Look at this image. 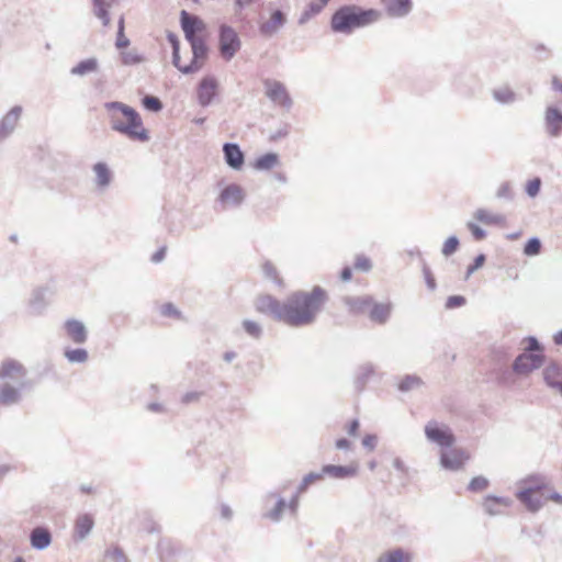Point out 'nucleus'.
<instances>
[{"mask_svg":"<svg viewBox=\"0 0 562 562\" xmlns=\"http://www.w3.org/2000/svg\"><path fill=\"white\" fill-rule=\"evenodd\" d=\"M328 300L326 291L316 285L311 292L295 291L283 302L271 295H261L256 302L257 311L291 327L313 324Z\"/></svg>","mask_w":562,"mask_h":562,"instance_id":"1","label":"nucleus"},{"mask_svg":"<svg viewBox=\"0 0 562 562\" xmlns=\"http://www.w3.org/2000/svg\"><path fill=\"white\" fill-rule=\"evenodd\" d=\"M110 112L111 128L133 140L147 142L149 134L143 126L139 113L132 106L120 101H111L104 104Z\"/></svg>","mask_w":562,"mask_h":562,"instance_id":"2","label":"nucleus"},{"mask_svg":"<svg viewBox=\"0 0 562 562\" xmlns=\"http://www.w3.org/2000/svg\"><path fill=\"white\" fill-rule=\"evenodd\" d=\"M382 18L381 11L373 8H362L356 4H346L338 8L331 15L330 29L334 33L351 34L356 29H362L378 22Z\"/></svg>","mask_w":562,"mask_h":562,"instance_id":"3","label":"nucleus"},{"mask_svg":"<svg viewBox=\"0 0 562 562\" xmlns=\"http://www.w3.org/2000/svg\"><path fill=\"white\" fill-rule=\"evenodd\" d=\"M0 380L13 381L4 382L0 385V405L11 406L21 401V392L29 386L26 381V370L18 361L9 359L0 367Z\"/></svg>","mask_w":562,"mask_h":562,"instance_id":"4","label":"nucleus"},{"mask_svg":"<svg viewBox=\"0 0 562 562\" xmlns=\"http://www.w3.org/2000/svg\"><path fill=\"white\" fill-rule=\"evenodd\" d=\"M519 490L516 498L529 513H538L543 507L542 496L549 491V480L546 475L533 473L518 481Z\"/></svg>","mask_w":562,"mask_h":562,"instance_id":"5","label":"nucleus"},{"mask_svg":"<svg viewBox=\"0 0 562 562\" xmlns=\"http://www.w3.org/2000/svg\"><path fill=\"white\" fill-rule=\"evenodd\" d=\"M240 40L237 32L229 25L220 27V52L225 60H231L240 49Z\"/></svg>","mask_w":562,"mask_h":562,"instance_id":"6","label":"nucleus"},{"mask_svg":"<svg viewBox=\"0 0 562 562\" xmlns=\"http://www.w3.org/2000/svg\"><path fill=\"white\" fill-rule=\"evenodd\" d=\"M426 438L443 448H449L454 442V435L451 429L436 420H430L425 426Z\"/></svg>","mask_w":562,"mask_h":562,"instance_id":"7","label":"nucleus"},{"mask_svg":"<svg viewBox=\"0 0 562 562\" xmlns=\"http://www.w3.org/2000/svg\"><path fill=\"white\" fill-rule=\"evenodd\" d=\"M265 88H266V95L274 103L285 108L290 109L292 106V100L290 94L288 93L285 86L278 81V80H271L266 79L263 81Z\"/></svg>","mask_w":562,"mask_h":562,"instance_id":"8","label":"nucleus"},{"mask_svg":"<svg viewBox=\"0 0 562 562\" xmlns=\"http://www.w3.org/2000/svg\"><path fill=\"white\" fill-rule=\"evenodd\" d=\"M544 361V357L541 353H528L524 352L519 355L514 363L513 371L517 374H528L531 371L539 369Z\"/></svg>","mask_w":562,"mask_h":562,"instance_id":"9","label":"nucleus"},{"mask_svg":"<svg viewBox=\"0 0 562 562\" xmlns=\"http://www.w3.org/2000/svg\"><path fill=\"white\" fill-rule=\"evenodd\" d=\"M180 24L187 41L199 38L198 34L205 29V24L198 15L186 10L180 12Z\"/></svg>","mask_w":562,"mask_h":562,"instance_id":"10","label":"nucleus"},{"mask_svg":"<svg viewBox=\"0 0 562 562\" xmlns=\"http://www.w3.org/2000/svg\"><path fill=\"white\" fill-rule=\"evenodd\" d=\"M468 459L469 456L462 449H449L441 452L440 464L446 470L458 471Z\"/></svg>","mask_w":562,"mask_h":562,"instance_id":"11","label":"nucleus"},{"mask_svg":"<svg viewBox=\"0 0 562 562\" xmlns=\"http://www.w3.org/2000/svg\"><path fill=\"white\" fill-rule=\"evenodd\" d=\"M286 23V15L280 9L271 12L269 20L259 24V32L265 37H271L279 32Z\"/></svg>","mask_w":562,"mask_h":562,"instance_id":"12","label":"nucleus"},{"mask_svg":"<svg viewBox=\"0 0 562 562\" xmlns=\"http://www.w3.org/2000/svg\"><path fill=\"white\" fill-rule=\"evenodd\" d=\"M223 156L225 164L233 170H240L245 164V154L236 143H225Z\"/></svg>","mask_w":562,"mask_h":562,"instance_id":"13","label":"nucleus"},{"mask_svg":"<svg viewBox=\"0 0 562 562\" xmlns=\"http://www.w3.org/2000/svg\"><path fill=\"white\" fill-rule=\"evenodd\" d=\"M244 199V190L240 186L235 183L226 186L218 195V202H221L224 207H237L243 203Z\"/></svg>","mask_w":562,"mask_h":562,"instance_id":"14","label":"nucleus"},{"mask_svg":"<svg viewBox=\"0 0 562 562\" xmlns=\"http://www.w3.org/2000/svg\"><path fill=\"white\" fill-rule=\"evenodd\" d=\"M94 527V518L91 514L85 513L77 516L74 525V540L83 541Z\"/></svg>","mask_w":562,"mask_h":562,"instance_id":"15","label":"nucleus"},{"mask_svg":"<svg viewBox=\"0 0 562 562\" xmlns=\"http://www.w3.org/2000/svg\"><path fill=\"white\" fill-rule=\"evenodd\" d=\"M22 106L14 105L0 121V139L9 137L21 117Z\"/></svg>","mask_w":562,"mask_h":562,"instance_id":"16","label":"nucleus"},{"mask_svg":"<svg viewBox=\"0 0 562 562\" xmlns=\"http://www.w3.org/2000/svg\"><path fill=\"white\" fill-rule=\"evenodd\" d=\"M217 82L213 77H204L198 88V101L200 105L207 106L215 97Z\"/></svg>","mask_w":562,"mask_h":562,"instance_id":"17","label":"nucleus"},{"mask_svg":"<svg viewBox=\"0 0 562 562\" xmlns=\"http://www.w3.org/2000/svg\"><path fill=\"white\" fill-rule=\"evenodd\" d=\"M547 133L558 137L562 133V112L555 106H548L544 115Z\"/></svg>","mask_w":562,"mask_h":562,"instance_id":"18","label":"nucleus"},{"mask_svg":"<svg viewBox=\"0 0 562 562\" xmlns=\"http://www.w3.org/2000/svg\"><path fill=\"white\" fill-rule=\"evenodd\" d=\"M285 490V486H283L280 491L278 492H269L267 495H266V503H268L269 501L271 499H276V505L273 508H271L270 510H268L266 514H265V517H267L268 519L274 521V522H278L281 520L282 518V514L284 512V509L286 508V502L285 499L281 496V493H283Z\"/></svg>","mask_w":562,"mask_h":562,"instance_id":"19","label":"nucleus"},{"mask_svg":"<svg viewBox=\"0 0 562 562\" xmlns=\"http://www.w3.org/2000/svg\"><path fill=\"white\" fill-rule=\"evenodd\" d=\"M65 330L67 336L78 345L85 344L88 339V331L85 324L78 319H67L65 322Z\"/></svg>","mask_w":562,"mask_h":562,"instance_id":"20","label":"nucleus"},{"mask_svg":"<svg viewBox=\"0 0 562 562\" xmlns=\"http://www.w3.org/2000/svg\"><path fill=\"white\" fill-rule=\"evenodd\" d=\"M386 13L392 18H404L413 9L412 0H381Z\"/></svg>","mask_w":562,"mask_h":562,"instance_id":"21","label":"nucleus"},{"mask_svg":"<svg viewBox=\"0 0 562 562\" xmlns=\"http://www.w3.org/2000/svg\"><path fill=\"white\" fill-rule=\"evenodd\" d=\"M542 374L546 384L562 395V366L555 362L550 363L544 368Z\"/></svg>","mask_w":562,"mask_h":562,"instance_id":"22","label":"nucleus"},{"mask_svg":"<svg viewBox=\"0 0 562 562\" xmlns=\"http://www.w3.org/2000/svg\"><path fill=\"white\" fill-rule=\"evenodd\" d=\"M92 170L95 175L94 183L97 189L100 191L108 189L113 180V173L109 166L103 161H99L93 165Z\"/></svg>","mask_w":562,"mask_h":562,"instance_id":"23","label":"nucleus"},{"mask_svg":"<svg viewBox=\"0 0 562 562\" xmlns=\"http://www.w3.org/2000/svg\"><path fill=\"white\" fill-rule=\"evenodd\" d=\"M342 302L348 307L350 313L363 314L366 312H369L373 299L370 295L345 296L342 297Z\"/></svg>","mask_w":562,"mask_h":562,"instance_id":"24","label":"nucleus"},{"mask_svg":"<svg viewBox=\"0 0 562 562\" xmlns=\"http://www.w3.org/2000/svg\"><path fill=\"white\" fill-rule=\"evenodd\" d=\"M324 475H329L334 479H346L356 476L358 473V465L349 464V465H335L327 464L323 467Z\"/></svg>","mask_w":562,"mask_h":562,"instance_id":"25","label":"nucleus"},{"mask_svg":"<svg viewBox=\"0 0 562 562\" xmlns=\"http://www.w3.org/2000/svg\"><path fill=\"white\" fill-rule=\"evenodd\" d=\"M392 312L391 303H374L369 308V318L376 324L383 325L385 324Z\"/></svg>","mask_w":562,"mask_h":562,"instance_id":"26","label":"nucleus"},{"mask_svg":"<svg viewBox=\"0 0 562 562\" xmlns=\"http://www.w3.org/2000/svg\"><path fill=\"white\" fill-rule=\"evenodd\" d=\"M47 289L45 288H37L33 290L32 295L29 301V306L32 312V314L38 315L42 314L43 311L46 308L48 301H47Z\"/></svg>","mask_w":562,"mask_h":562,"instance_id":"27","label":"nucleus"},{"mask_svg":"<svg viewBox=\"0 0 562 562\" xmlns=\"http://www.w3.org/2000/svg\"><path fill=\"white\" fill-rule=\"evenodd\" d=\"M474 217L485 225H496L505 227L507 225L506 216L499 213H492L486 209H477Z\"/></svg>","mask_w":562,"mask_h":562,"instance_id":"28","label":"nucleus"},{"mask_svg":"<svg viewBox=\"0 0 562 562\" xmlns=\"http://www.w3.org/2000/svg\"><path fill=\"white\" fill-rule=\"evenodd\" d=\"M375 375L374 366L370 362L363 363L358 367L355 374V386L357 391L361 392L367 383Z\"/></svg>","mask_w":562,"mask_h":562,"instance_id":"29","label":"nucleus"},{"mask_svg":"<svg viewBox=\"0 0 562 562\" xmlns=\"http://www.w3.org/2000/svg\"><path fill=\"white\" fill-rule=\"evenodd\" d=\"M31 546L36 550L46 549L52 542V535L48 529L36 527L30 535Z\"/></svg>","mask_w":562,"mask_h":562,"instance_id":"30","label":"nucleus"},{"mask_svg":"<svg viewBox=\"0 0 562 562\" xmlns=\"http://www.w3.org/2000/svg\"><path fill=\"white\" fill-rule=\"evenodd\" d=\"M512 503V499L508 497L487 495L483 502V508L486 514L496 516L501 514L499 506L509 507Z\"/></svg>","mask_w":562,"mask_h":562,"instance_id":"31","label":"nucleus"},{"mask_svg":"<svg viewBox=\"0 0 562 562\" xmlns=\"http://www.w3.org/2000/svg\"><path fill=\"white\" fill-rule=\"evenodd\" d=\"M327 2L328 0H314L307 3L302 13L300 14L297 23L300 25L306 24L312 18L316 16L323 11Z\"/></svg>","mask_w":562,"mask_h":562,"instance_id":"32","label":"nucleus"},{"mask_svg":"<svg viewBox=\"0 0 562 562\" xmlns=\"http://www.w3.org/2000/svg\"><path fill=\"white\" fill-rule=\"evenodd\" d=\"M117 0H92V11L93 14L101 20L104 26L110 24V15L109 9L116 2Z\"/></svg>","mask_w":562,"mask_h":562,"instance_id":"33","label":"nucleus"},{"mask_svg":"<svg viewBox=\"0 0 562 562\" xmlns=\"http://www.w3.org/2000/svg\"><path fill=\"white\" fill-rule=\"evenodd\" d=\"M97 58H88L79 61L75 67L71 68L70 74L76 76H86L87 74L93 72L98 69Z\"/></svg>","mask_w":562,"mask_h":562,"instance_id":"34","label":"nucleus"},{"mask_svg":"<svg viewBox=\"0 0 562 562\" xmlns=\"http://www.w3.org/2000/svg\"><path fill=\"white\" fill-rule=\"evenodd\" d=\"M188 42L191 46L192 55H193L191 63H194V61L200 63L199 61L200 59L206 58L209 49H207V46L202 37H199V38H195L192 41H188Z\"/></svg>","mask_w":562,"mask_h":562,"instance_id":"35","label":"nucleus"},{"mask_svg":"<svg viewBox=\"0 0 562 562\" xmlns=\"http://www.w3.org/2000/svg\"><path fill=\"white\" fill-rule=\"evenodd\" d=\"M160 562H171L177 553L175 546L169 540H160L157 546Z\"/></svg>","mask_w":562,"mask_h":562,"instance_id":"36","label":"nucleus"},{"mask_svg":"<svg viewBox=\"0 0 562 562\" xmlns=\"http://www.w3.org/2000/svg\"><path fill=\"white\" fill-rule=\"evenodd\" d=\"M423 385V380L415 374H406L397 384L398 391L406 393Z\"/></svg>","mask_w":562,"mask_h":562,"instance_id":"37","label":"nucleus"},{"mask_svg":"<svg viewBox=\"0 0 562 562\" xmlns=\"http://www.w3.org/2000/svg\"><path fill=\"white\" fill-rule=\"evenodd\" d=\"M172 65L182 74L190 75L199 71L202 67L201 63H190L181 66L180 64V50H172Z\"/></svg>","mask_w":562,"mask_h":562,"instance_id":"38","label":"nucleus"},{"mask_svg":"<svg viewBox=\"0 0 562 562\" xmlns=\"http://www.w3.org/2000/svg\"><path fill=\"white\" fill-rule=\"evenodd\" d=\"M279 161V156L274 153H267L258 157L255 161V168L258 170H269Z\"/></svg>","mask_w":562,"mask_h":562,"instance_id":"39","label":"nucleus"},{"mask_svg":"<svg viewBox=\"0 0 562 562\" xmlns=\"http://www.w3.org/2000/svg\"><path fill=\"white\" fill-rule=\"evenodd\" d=\"M378 562H411V555L398 548L380 557Z\"/></svg>","mask_w":562,"mask_h":562,"instance_id":"40","label":"nucleus"},{"mask_svg":"<svg viewBox=\"0 0 562 562\" xmlns=\"http://www.w3.org/2000/svg\"><path fill=\"white\" fill-rule=\"evenodd\" d=\"M493 98L502 104H510L516 100V94L507 87L493 90Z\"/></svg>","mask_w":562,"mask_h":562,"instance_id":"41","label":"nucleus"},{"mask_svg":"<svg viewBox=\"0 0 562 562\" xmlns=\"http://www.w3.org/2000/svg\"><path fill=\"white\" fill-rule=\"evenodd\" d=\"M142 105L149 112L158 113L164 109V104L158 97L146 94L142 99Z\"/></svg>","mask_w":562,"mask_h":562,"instance_id":"42","label":"nucleus"},{"mask_svg":"<svg viewBox=\"0 0 562 562\" xmlns=\"http://www.w3.org/2000/svg\"><path fill=\"white\" fill-rule=\"evenodd\" d=\"M65 357L71 363H83L88 359V352L86 349H68L65 351Z\"/></svg>","mask_w":562,"mask_h":562,"instance_id":"43","label":"nucleus"},{"mask_svg":"<svg viewBox=\"0 0 562 562\" xmlns=\"http://www.w3.org/2000/svg\"><path fill=\"white\" fill-rule=\"evenodd\" d=\"M122 64L125 66H134L144 61V57L136 49L121 53Z\"/></svg>","mask_w":562,"mask_h":562,"instance_id":"44","label":"nucleus"},{"mask_svg":"<svg viewBox=\"0 0 562 562\" xmlns=\"http://www.w3.org/2000/svg\"><path fill=\"white\" fill-rule=\"evenodd\" d=\"M124 27V16L121 15L117 22V34L115 41V46L120 49L130 45V40L125 36Z\"/></svg>","mask_w":562,"mask_h":562,"instance_id":"45","label":"nucleus"},{"mask_svg":"<svg viewBox=\"0 0 562 562\" xmlns=\"http://www.w3.org/2000/svg\"><path fill=\"white\" fill-rule=\"evenodd\" d=\"M541 240L538 237H531L525 244L524 254L528 257L537 256L541 251Z\"/></svg>","mask_w":562,"mask_h":562,"instance_id":"46","label":"nucleus"},{"mask_svg":"<svg viewBox=\"0 0 562 562\" xmlns=\"http://www.w3.org/2000/svg\"><path fill=\"white\" fill-rule=\"evenodd\" d=\"M262 271H263V274H265V277L267 279L271 280L272 282H274L279 286L282 285V283H283L282 279L279 277L276 267L270 261H266L262 265Z\"/></svg>","mask_w":562,"mask_h":562,"instance_id":"47","label":"nucleus"},{"mask_svg":"<svg viewBox=\"0 0 562 562\" xmlns=\"http://www.w3.org/2000/svg\"><path fill=\"white\" fill-rule=\"evenodd\" d=\"M243 328L252 338L258 339L262 335V328L257 322L245 319L243 322Z\"/></svg>","mask_w":562,"mask_h":562,"instance_id":"48","label":"nucleus"},{"mask_svg":"<svg viewBox=\"0 0 562 562\" xmlns=\"http://www.w3.org/2000/svg\"><path fill=\"white\" fill-rule=\"evenodd\" d=\"M324 476L323 470L321 472H311L306 474L300 485L297 486L299 492H304L314 482L322 480Z\"/></svg>","mask_w":562,"mask_h":562,"instance_id":"49","label":"nucleus"},{"mask_svg":"<svg viewBox=\"0 0 562 562\" xmlns=\"http://www.w3.org/2000/svg\"><path fill=\"white\" fill-rule=\"evenodd\" d=\"M488 484L490 482L486 477L475 476L470 481L468 490L471 492H482L487 488Z\"/></svg>","mask_w":562,"mask_h":562,"instance_id":"50","label":"nucleus"},{"mask_svg":"<svg viewBox=\"0 0 562 562\" xmlns=\"http://www.w3.org/2000/svg\"><path fill=\"white\" fill-rule=\"evenodd\" d=\"M104 555L105 558L112 559L116 562H128L124 551L117 546L106 549Z\"/></svg>","mask_w":562,"mask_h":562,"instance_id":"51","label":"nucleus"},{"mask_svg":"<svg viewBox=\"0 0 562 562\" xmlns=\"http://www.w3.org/2000/svg\"><path fill=\"white\" fill-rule=\"evenodd\" d=\"M459 244L460 243L457 236H450L449 238H447L442 246V255L446 257L453 255L458 250Z\"/></svg>","mask_w":562,"mask_h":562,"instance_id":"52","label":"nucleus"},{"mask_svg":"<svg viewBox=\"0 0 562 562\" xmlns=\"http://www.w3.org/2000/svg\"><path fill=\"white\" fill-rule=\"evenodd\" d=\"M486 260L485 255L480 254L474 258L473 263H471L465 273V279H469L472 273H474L477 269H480Z\"/></svg>","mask_w":562,"mask_h":562,"instance_id":"53","label":"nucleus"},{"mask_svg":"<svg viewBox=\"0 0 562 562\" xmlns=\"http://www.w3.org/2000/svg\"><path fill=\"white\" fill-rule=\"evenodd\" d=\"M496 196L498 199H505L508 201L513 200L514 193H513L509 182H504L499 186V188L496 192Z\"/></svg>","mask_w":562,"mask_h":562,"instance_id":"54","label":"nucleus"},{"mask_svg":"<svg viewBox=\"0 0 562 562\" xmlns=\"http://www.w3.org/2000/svg\"><path fill=\"white\" fill-rule=\"evenodd\" d=\"M540 187H541L540 178H533L532 180L528 181V183L526 186V192L529 196L535 198L539 193Z\"/></svg>","mask_w":562,"mask_h":562,"instance_id":"55","label":"nucleus"},{"mask_svg":"<svg viewBox=\"0 0 562 562\" xmlns=\"http://www.w3.org/2000/svg\"><path fill=\"white\" fill-rule=\"evenodd\" d=\"M467 303V300L462 295H451L446 301V308L461 307Z\"/></svg>","mask_w":562,"mask_h":562,"instance_id":"56","label":"nucleus"},{"mask_svg":"<svg viewBox=\"0 0 562 562\" xmlns=\"http://www.w3.org/2000/svg\"><path fill=\"white\" fill-rule=\"evenodd\" d=\"M468 228L470 229L472 236L476 240H482L486 236V232L483 228H481L479 225H476L472 222L468 223Z\"/></svg>","mask_w":562,"mask_h":562,"instance_id":"57","label":"nucleus"},{"mask_svg":"<svg viewBox=\"0 0 562 562\" xmlns=\"http://www.w3.org/2000/svg\"><path fill=\"white\" fill-rule=\"evenodd\" d=\"M371 267H372V265H371V261L369 258H367L364 256L357 257L356 262H355V268L357 270L369 271L371 269Z\"/></svg>","mask_w":562,"mask_h":562,"instance_id":"58","label":"nucleus"},{"mask_svg":"<svg viewBox=\"0 0 562 562\" xmlns=\"http://www.w3.org/2000/svg\"><path fill=\"white\" fill-rule=\"evenodd\" d=\"M161 314L166 317H179L180 312L172 303H166L161 306Z\"/></svg>","mask_w":562,"mask_h":562,"instance_id":"59","label":"nucleus"},{"mask_svg":"<svg viewBox=\"0 0 562 562\" xmlns=\"http://www.w3.org/2000/svg\"><path fill=\"white\" fill-rule=\"evenodd\" d=\"M423 274H424L427 288L430 291H434L436 289V281H435V278H434L430 269L426 265H424V267H423Z\"/></svg>","mask_w":562,"mask_h":562,"instance_id":"60","label":"nucleus"},{"mask_svg":"<svg viewBox=\"0 0 562 562\" xmlns=\"http://www.w3.org/2000/svg\"><path fill=\"white\" fill-rule=\"evenodd\" d=\"M542 501H543V504L546 503V501H553L554 503H558V504L562 505V494L553 491L549 486V491H547L544 493V496H542Z\"/></svg>","mask_w":562,"mask_h":562,"instance_id":"61","label":"nucleus"},{"mask_svg":"<svg viewBox=\"0 0 562 562\" xmlns=\"http://www.w3.org/2000/svg\"><path fill=\"white\" fill-rule=\"evenodd\" d=\"M378 442V437L375 435H366L362 439V446L372 451L375 449Z\"/></svg>","mask_w":562,"mask_h":562,"instance_id":"62","label":"nucleus"},{"mask_svg":"<svg viewBox=\"0 0 562 562\" xmlns=\"http://www.w3.org/2000/svg\"><path fill=\"white\" fill-rule=\"evenodd\" d=\"M302 492H299V488L296 492L292 495L290 501L286 503V508L290 509L292 514H295L299 507V496Z\"/></svg>","mask_w":562,"mask_h":562,"instance_id":"63","label":"nucleus"},{"mask_svg":"<svg viewBox=\"0 0 562 562\" xmlns=\"http://www.w3.org/2000/svg\"><path fill=\"white\" fill-rule=\"evenodd\" d=\"M527 350L530 351L529 353H533V352H537V351H541L542 350V347L541 345L539 344V341L537 340V338L535 337H529L528 338V346H527Z\"/></svg>","mask_w":562,"mask_h":562,"instance_id":"64","label":"nucleus"}]
</instances>
